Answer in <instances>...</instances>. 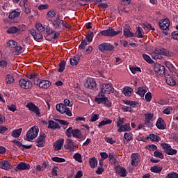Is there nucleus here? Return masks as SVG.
Instances as JSON below:
<instances>
[{
  "label": "nucleus",
  "instance_id": "f257e3e1",
  "mask_svg": "<svg viewBox=\"0 0 178 178\" xmlns=\"http://www.w3.org/2000/svg\"><path fill=\"white\" fill-rule=\"evenodd\" d=\"M161 55L170 57L173 56V54L165 48L156 49L152 53V58L156 60L157 59H161L162 58Z\"/></svg>",
  "mask_w": 178,
  "mask_h": 178
},
{
  "label": "nucleus",
  "instance_id": "69168bd1",
  "mask_svg": "<svg viewBox=\"0 0 178 178\" xmlns=\"http://www.w3.org/2000/svg\"><path fill=\"white\" fill-rule=\"evenodd\" d=\"M145 99H146L147 102H150L151 99H152V93L148 92L145 95Z\"/></svg>",
  "mask_w": 178,
  "mask_h": 178
},
{
  "label": "nucleus",
  "instance_id": "c756f323",
  "mask_svg": "<svg viewBox=\"0 0 178 178\" xmlns=\"http://www.w3.org/2000/svg\"><path fill=\"white\" fill-rule=\"evenodd\" d=\"M124 35L126 38H131V37H135L134 33L130 31L129 28H125L124 29Z\"/></svg>",
  "mask_w": 178,
  "mask_h": 178
},
{
  "label": "nucleus",
  "instance_id": "473e14b6",
  "mask_svg": "<svg viewBox=\"0 0 178 178\" xmlns=\"http://www.w3.org/2000/svg\"><path fill=\"white\" fill-rule=\"evenodd\" d=\"M22 130H23V129H22V128L14 130L12 132L13 137H14V138H17L20 137Z\"/></svg>",
  "mask_w": 178,
  "mask_h": 178
},
{
  "label": "nucleus",
  "instance_id": "0eeeda50",
  "mask_svg": "<svg viewBox=\"0 0 178 178\" xmlns=\"http://www.w3.org/2000/svg\"><path fill=\"white\" fill-rule=\"evenodd\" d=\"M45 138H47V135L45 133L41 132L37 139L35 140L36 147L42 148L45 145Z\"/></svg>",
  "mask_w": 178,
  "mask_h": 178
},
{
  "label": "nucleus",
  "instance_id": "58836bf2",
  "mask_svg": "<svg viewBox=\"0 0 178 178\" xmlns=\"http://www.w3.org/2000/svg\"><path fill=\"white\" fill-rule=\"evenodd\" d=\"M166 83L168 86H176V81H175L173 76H168L166 78Z\"/></svg>",
  "mask_w": 178,
  "mask_h": 178
},
{
  "label": "nucleus",
  "instance_id": "b1692460",
  "mask_svg": "<svg viewBox=\"0 0 178 178\" xmlns=\"http://www.w3.org/2000/svg\"><path fill=\"white\" fill-rule=\"evenodd\" d=\"M115 171L121 177H126L127 176V171L124 168L118 167L115 168Z\"/></svg>",
  "mask_w": 178,
  "mask_h": 178
},
{
  "label": "nucleus",
  "instance_id": "4d7b16f0",
  "mask_svg": "<svg viewBox=\"0 0 178 178\" xmlns=\"http://www.w3.org/2000/svg\"><path fill=\"white\" fill-rule=\"evenodd\" d=\"M143 58L147 62V63H152L154 60L151 59V57L147 54H143Z\"/></svg>",
  "mask_w": 178,
  "mask_h": 178
},
{
  "label": "nucleus",
  "instance_id": "8fccbe9b",
  "mask_svg": "<svg viewBox=\"0 0 178 178\" xmlns=\"http://www.w3.org/2000/svg\"><path fill=\"white\" fill-rule=\"evenodd\" d=\"M124 137L125 138V140H127V141H131V140H133V134L130 133V132H126L124 134Z\"/></svg>",
  "mask_w": 178,
  "mask_h": 178
},
{
  "label": "nucleus",
  "instance_id": "bb28decb",
  "mask_svg": "<svg viewBox=\"0 0 178 178\" xmlns=\"http://www.w3.org/2000/svg\"><path fill=\"white\" fill-rule=\"evenodd\" d=\"M48 129H53L55 130L56 129H60V127H59V124L58 122H54V120H49Z\"/></svg>",
  "mask_w": 178,
  "mask_h": 178
},
{
  "label": "nucleus",
  "instance_id": "f704fd0d",
  "mask_svg": "<svg viewBox=\"0 0 178 178\" xmlns=\"http://www.w3.org/2000/svg\"><path fill=\"white\" fill-rule=\"evenodd\" d=\"M135 35H136L138 38H143V37H144V33H143V28L138 26L137 28L136 32L135 33Z\"/></svg>",
  "mask_w": 178,
  "mask_h": 178
},
{
  "label": "nucleus",
  "instance_id": "4468645a",
  "mask_svg": "<svg viewBox=\"0 0 178 178\" xmlns=\"http://www.w3.org/2000/svg\"><path fill=\"white\" fill-rule=\"evenodd\" d=\"M85 87L89 88V90H94L97 87V82L92 79H89L86 81Z\"/></svg>",
  "mask_w": 178,
  "mask_h": 178
},
{
  "label": "nucleus",
  "instance_id": "864d4df0",
  "mask_svg": "<svg viewBox=\"0 0 178 178\" xmlns=\"http://www.w3.org/2000/svg\"><path fill=\"white\" fill-rule=\"evenodd\" d=\"M74 159H75V161H76L77 162L81 163L83 162V161L81 160V154L80 153H76L74 156H73Z\"/></svg>",
  "mask_w": 178,
  "mask_h": 178
},
{
  "label": "nucleus",
  "instance_id": "393cba45",
  "mask_svg": "<svg viewBox=\"0 0 178 178\" xmlns=\"http://www.w3.org/2000/svg\"><path fill=\"white\" fill-rule=\"evenodd\" d=\"M26 2H27V0H23L22 1H21L19 2V5L20 6H24V11L25 12V13L29 14L30 13V12H31V10L29 7V4H27V3Z\"/></svg>",
  "mask_w": 178,
  "mask_h": 178
},
{
  "label": "nucleus",
  "instance_id": "f3484780",
  "mask_svg": "<svg viewBox=\"0 0 178 178\" xmlns=\"http://www.w3.org/2000/svg\"><path fill=\"white\" fill-rule=\"evenodd\" d=\"M67 144L64 145V148L66 149H69L71 152H74V142H73V140L68 138L66 140Z\"/></svg>",
  "mask_w": 178,
  "mask_h": 178
},
{
  "label": "nucleus",
  "instance_id": "4c0bfd02",
  "mask_svg": "<svg viewBox=\"0 0 178 178\" xmlns=\"http://www.w3.org/2000/svg\"><path fill=\"white\" fill-rule=\"evenodd\" d=\"M150 170L153 173H161V172H162V167L154 165L150 168Z\"/></svg>",
  "mask_w": 178,
  "mask_h": 178
},
{
  "label": "nucleus",
  "instance_id": "e2e57ef3",
  "mask_svg": "<svg viewBox=\"0 0 178 178\" xmlns=\"http://www.w3.org/2000/svg\"><path fill=\"white\" fill-rule=\"evenodd\" d=\"M130 70L131 72V73H133V74H136V73H137V72H141V68L139 67H130Z\"/></svg>",
  "mask_w": 178,
  "mask_h": 178
},
{
  "label": "nucleus",
  "instance_id": "603ef678",
  "mask_svg": "<svg viewBox=\"0 0 178 178\" xmlns=\"http://www.w3.org/2000/svg\"><path fill=\"white\" fill-rule=\"evenodd\" d=\"M154 156H155L156 158H160V159H163V158H165L163 154H162V152L159 151H155L154 152Z\"/></svg>",
  "mask_w": 178,
  "mask_h": 178
},
{
  "label": "nucleus",
  "instance_id": "2eb2a0df",
  "mask_svg": "<svg viewBox=\"0 0 178 178\" xmlns=\"http://www.w3.org/2000/svg\"><path fill=\"white\" fill-rule=\"evenodd\" d=\"M83 56L81 53L78 54L74 56V58H70V65L71 66H77L79 65V62H80V59Z\"/></svg>",
  "mask_w": 178,
  "mask_h": 178
},
{
  "label": "nucleus",
  "instance_id": "39448f33",
  "mask_svg": "<svg viewBox=\"0 0 178 178\" xmlns=\"http://www.w3.org/2000/svg\"><path fill=\"white\" fill-rule=\"evenodd\" d=\"M95 102H97L99 104H104L105 106L109 107L112 106V102L110 101L108 97L104 96H99L97 95V97L95 98Z\"/></svg>",
  "mask_w": 178,
  "mask_h": 178
},
{
  "label": "nucleus",
  "instance_id": "a18cd8bd",
  "mask_svg": "<svg viewBox=\"0 0 178 178\" xmlns=\"http://www.w3.org/2000/svg\"><path fill=\"white\" fill-rule=\"evenodd\" d=\"M17 30H18L17 27L11 26L7 30V33H8V34H15L16 33H17V34H18Z\"/></svg>",
  "mask_w": 178,
  "mask_h": 178
},
{
  "label": "nucleus",
  "instance_id": "de8ad7c7",
  "mask_svg": "<svg viewBox=\"0 0 178 178\" xmlns=\"http://www.w3.org/2000/svg\"><path fill=\"white\" fill-rule=\"evenodd\" d=\"M7 45L10 48H15L17 45V42L10 40L7 42Z\"/></svg>",
  "mask_w": 178,
  "mask_h": 178
},
{
  "label": "nucleus",
  "instance_id": "412c9836",
  "mask_svg": "<svg viewBox=\"0 0 178 178\" xmlns=\"http://www.w3.org/2000/svg\"><path fill=\"white\" fill-rule=\"evenodd\" d=\"M131 165H132V166H137L138 165V162H140V161L138 160V159L140 158V154H138V153H134L131 154Z\"/></svg>",
  "mask_w": 178,
  "mask_h": 178
},
{
  "label": "nucleus",
  "instance_id": "774afa93",
  "mask_svg": "<svg viewBox=\"0 0 178 178\" xmlns=\"http://www.w3.org/2000/svg\"><path fill=\"white\" fill-rule=\"evenodd\" d=\"M147 148L149 151H156V149H158V147L155 145H149L147 146Z\"/></svg>",
  "mask_w": 178,
  "mask_h": 178
},
{
  "label": "nucleus",
  "instance_id": "7c9ffc66",
  "mask_svg": "<svg viewBox=\"0 0 178 178\" xmlns=\"http://www.w3.org/2000/svg\"><path fill=\"white\" fill-rule=\"evenodd\" d=\"M19 16H20V12L13 10V12H11L9 14L8 18L11 19V20H15V19H17V17H19Z\"/></svg>",
  "mask_w": 178,
  "mask_h": 178
},
{
  "label": "nucleus",
  "instance_id": "6e6552de",
  "mask_svg": "<svg viewBox=\"0 0 178 178\" xmlns=\"http://www.w3.org/2000/svg\"><path fill=\"white\" fill-rule=\"evenodd\" d=\"M161 146L164 150V152L168 155H176L177 154V150L172 149V146L168 143H161Z\"/></svg>",
  "mask_w": 178,
  "mask_h": 178
},
{
  "label": "nucleus",
  "instance_id": "9b49d317",
  "mask_svg": "<svg viewBox=\"0 0 178 178\" xmlns=\"http://www.w3.org/2000/svg\"><path fill=\"white\" fill-rule=\"evenodd\" d=\"M111 86V83H102L99 86L100 92H99V97H105V94L107 93V91Z\"/></svg>",
  "mask_w": 178,
  "mask_h": 178
},
{
  "label": "nucleus",
  "instance_id": "ddd939ff",
  "mask_svg": "<svg viewBox=\"0 0 178 178\" xmlns=\"http://www.w3.org/2000/svg\"><path fill=\"white\" fill-rule=\"evenodd\" d=\"M0 168L4 170H9L13 168L12 163L6 160H3L0 161Z\"/></svg>",
  "mask_w": 178,
  "mask_h": 178
},
{
  "label": "nucleus",
  "instance_id": "c9c22d12",
  "mask_svg": "<svg viewBox=\"0 0 178 178\" xmlns=\"http://www.w3.org/2000/svg\"><path fill=\"white\" fill-rule=\"evenodd\" d=\"M131 91H133L132 88L130 87L124 88L122 90V93L126 97H130L131 95Z\"/></svg>",
  "mask_w": 178,
  "mask_h": 178
},
{
  "label": "nucleus",
  "instance_id": "cd10ccee",
  "mask_svg": "<svg viewBox=\"0 0 178 178\" xmlns=\"http://www.w3.org/2000/svg\"><path fill=\"white\" fill-rule=\"evenodd\" d=\"M89 165L92 169H94L97 168L98 165V160H97V158L92 157L89 159Z\"/></svg>",
  "mask_w": 178,
  "mask_h": 178
},
{
  "label": "nucleus",
  "instance_id": "ea45409f",
  "mask_svg": "<svg viewBox=\"0 0 178 178\" xmlns=\"http://www.w3.org/2000/svg\"><path fill=\"white\" fill-rule=\"evenodd\" d=\"M59 68L58 70V72L59 73H62L63 70H65V67L66 66V62L65 60L60 61L58 64Z\"/></svg>",
  "mask_w": 178,
  "mask_h": 178
},
{
  "label": "nucleus",
  "instance_id": "a19ab883",
  "mask_svg": "<svg viewBox=\"0 0 178 178\" xmlns=\"http://www.w3.org/2000/svg\"><path fill=\"white\" fill-rule=\"evenodd\" d=\"M145 92H147V90H145V87H140L136 92V94H138L140 97H144L145 95Z\"/></svg>",
  "mask_w": 178,
  "mask_h": 178
},
{
  "label": "nucleus",
  "instance_id": "0e129e2a",
  "mask_svg": "<svg viewBox=\"0 0 178 178\" xmlns=\"http://www.w3.org/2000/svg\"><path fill=\"white\" fill-rule=\"evenodd\" d=\"M7 108L8 111H10L11 112H16L17 111V108H16V105L15 104H10L7 106Z\"/></svg>",
  "mask_w": 178,
  "mask_h": 178
},
{
  "label": "nucleus",
  "instance_id": "f8f14e48",
  "mask_svg": "<svg viewBox=\"0 0 178 178\" xmlns=\"http://www.w3.org/2000/svg\"><path fill=\"white\" fill-rule=\"evenodd\" d=\"M28 31L31 34L32 37H33L35 41H40V40H42V38H44L42 34L37 32L35 29H29Z\"/></svg>",
  "mask_w": 178,
  "mask_h": 178
},
{
  "label": "nucleus",
  "instance_id": "20e7f679",
  "mask_svg": "<svg viewBox=\"0 0 178 178\" xmlns=\"http://www.w3.org/2000/svg\"><path fill=\"white\" fill-rule=\"evenodd\" d=\"M56 109L60 113H65L67 116H72V111H70V108L66 107V105H64V104L60 103L58 104L56 106Z\"/></svg>",
  "mask_w": 178,
  "mask_h": 178
},
{
  "label": "nucleus",
  "instance_id": "680f3d73",
  "mask_svg": "<svg viewBox=\"0 0 178 178\" xmlns=\"http://www.w3.org/2000/svg\"><path fill=\"white\" fill-rule=\"evenodd\" d=\"M122 124H124V118L119 117V120L117 122V127L119 129Z\"/></svg>",
  "mask_w": 178,
  "mask_h": 178
},
{
  "label": "nucleus",
  "instance_id": "4be33fe9",
  "mask_svg": "<svg viewBox=\"0 0 178 178\" xmlns=\"http://www.w3.org/2000/svg\"><path fill=\"white\" fill-rule=\"evenodd\" d=\"M64 143H65V139H58L54 144V151H60V149H62V147H63Z\"/></svg>",
  "mask_w": 178,
  "mask_h": 178
},
{
  "label": "nucleus",
  "instance_id": "dca6fc26",
  "mask_svg": "<svg viewBox=\"0 0 178 178\" xmlns=\"http://www.w3.org/2000/svg\"><path fill=\"white\" fill-rule=\"evenodd\" d=\"M154 72L159 76H163L165 74V66L161 64H156L154 65Z\"/></svg>",
  "mask_w": 178,
  "mask_h": 178
},
{
  "label": "nucleus",
  "instance_id": "1a4fd4ad",
  "mask_svg": "<svg viewBox=\"0 0 178 178\" xmlns=\"http://www.w3.org/2000/svg\"><path fill=\"white\" fill-rule=\"evenodd\" d=\"M19 86L24 90H29V88H33V82L29 79H22L19 81Z\"/></svg>",
  "mask_w": 178,
  "mask_h": 178
},
{
  "label": "nucleus",
  "instance_id": "2f4dec72",
  "mask_svg": "<svg viewBox=\"0 0 178 178\" xmlns=\"http://www.w3.org/2000/svg\"><path fill=\"white\" fill-rule=\"evenodd\" d=\"M73 137H75L76 138H83L84 136L81 134V131L79 129H74L73 134H72Z\"/></svg>",
  "mask_w": 178,
  "mask_h": 178
},
{
  "label": "nucleus",
  "instance_id": "aec40b11",
  "mask_svg": "<svg viewBox=\"0 0 178 178\" xmlns=\"http://www.w3.org/2000/svg\"><path fill=\"white\" fill-rule=\"evenodd\" d=\"M170 26V20L168 18H165L162 22L159 23V26L161 30H168Z\"/></svg>",
  "mask_w": 178,
  "mask_h": 178
},
{
  "label": "nucleus",
  "instance_id": "a211bd4d",
  "mask_svg": "<svg viewBox=\"0 0 178 178\" xmlns=\"http://www.w3.org/2000/svg\"><path fill=\"white\" fill-rule=\"evenodd\" d=\"M156 126L159 130H165L166 129V123L162 118H159L156 122Z\"/></svg>",
  "mask_w": 178,
  "mask_h": 178
},
{
  "label": "nucleus",
  "instance_id": "c03bdc74",
  "mask_svg": "<svg viewBox=\"0 0 178 178\" xmlns=\"http://www.w3.org/2000/svg\"><path fill=\"white\" fill-rule=\"evenodd\" d=\"M164 65L165 67L170 70V72H175V67L173 66V64L170 63V61H165L164 63Z\"/></svg>",
  "mask_w": 178,
  "mask_h": 178
},
{
  "label": "nucleus",
  "instance_id": "13d9d810",
  "mask_svg": "<svg viewBox=\"0 0 178 178\" xmlns=\"http://www.w3.org/2000/svg\"><path fill=\"white\" fill-rule=\"evenodd\" d=\"M87 45H88V44L87 43V40H82L81 44L79 46V49H84V48H86V47H87Z\"/></svg>",
  "mask_w": 178,
  "mask_h": 178
},
{
  "label": "nucleus",
  "instance_id": "37998d69",
  "mask_svg": "<svg viewBox=\"0 0 178 178\" xmlns=\"http://www.w3.org/2000/svg\"><path fill=\"white\" fill-rule=\"evenodd\" d=\"M149 138L151 141H156L157 143H159L161 140V137L155 135V134H150L149 137H147V140Z\"/></svg>",
  "mask_w": 178,
  "mask_h": 178
},
{
  "label": "nucleus",
  "instance_id": "72a5a7b5",
  "mask_svg": "<svg viewBox=\"0 0 178 178\" xmlns=\"http://www.w3.org/2000/svg\"><path fill=\"white\" fill-rule=\"evenodd\" d=\"M106 124H112V120L106 118L105 120L99 122L98 127H102V126H106Z\"/></svg>",
  "mask_w": 178,
  "mask_h": 178
},
{
  "label": "nucleus",
  "instance_id": "423d86ee",
  "mask_svg": "<svg viewBox=\"0 0 178 178\" xmlns=\"http://www.w3.org/2000/svg\"><path fill=\"white\" fill-rule=\"evenodd\" d=\"M115 49V46L108 42H103L99 45V50L101 52H111Z\"/></svg>",
  "mask_w": 178,
  "mask_h": 178
},
{
  "label": "nucleus",
  "instance_id": "f03ea898",
  "mask_svg": "<svg viewBox=\"0 0 178 178\" xmlns=\"http://www.w3.org/2000/svg\"><path fill=\"white\" fill-rule=\"evenodd\" d=\"M40 129L37 127H33L28 131L26 136L24 138L26 141H31L35 138H37Z\"/></svg>",
  "mask_w": 178,
  "mask_h": 178
},
{
  "label": "nucleus",
  "instance_id": "7ed1b4c3",
  "mask_svg": "<svg viewBox=\"0 0 178 178\" xmlns=\"http://www.w3.org/2000/svg\"><path fill=\"white\" fill-rule=\"evenodd\" d=\"M120 33H122V29H120L118 31H115L113 28L108 27V29L100 31L97 35L101 34L104 37H115L118 35V34H120Z\"/></svg>",
  "mask_w": 178,
  "mask_h": 178
},
{
  "label": "nucleus",
  "instance_id": "052dcab7",
  "mask_svg": "<svg viewBox=\"0 0 178 178\" xmlns=\"http://www.w3.org/2000/svg\"><path fill=\"white\" fill-rule=\"evenodd\" d=\"M27 29V26L24 24L20 25L17 28L18 34H20L22 31H26V29Z\"/></svg>",
  "mask_w": 178,
  "mask_h": 178
},
{
  "label": "nucleus",
  "instance_id": "6ab92c4d",
  "mask_svg": "<svg viewBox=\"0 0 178 178\" xmlns=\"http://www.w3.org/2000/svg\"><path fill=\"white\" fill-rule=\"evenodd\" d=\"M29 169H30V165L24 162H20L15 168L16 172L17 170H29Z\"/></svg>",
  "mask_w": 178,
  "mask_h": 178
},
{
  "label": "nucleus",
  "instance_id": "3c124183",
  "mask_svg": "<svg viewBox=\"0 0 178 178\" xmlns=\"http://www.w3.org/2000/svg\"><path fill=\"white\" fill-rule=\"evenodd\" d=\"M51 161H53V162H58V163H62V162H66V160L63 158H60V157H52L51 158Z\"/></svg>",
  "mask_w": 178,
  "mask_h": 178
},
{
  "label": "nucleus",
  "instance_id": "09e8293b",
  "mask_svg": "<svg viewBox=\"0 0 178 178\" xmlns=\"http://www.w3.org/2000/svg\"><path fill=\"white\" fill-rule=\"evenodd\" d=\"M6 81L7 84H12L15 81V79L13 78V76L8 74L6 76Z\"/></svg>",
  "mask_w": 178,
  "mask_h": 178
},
{
  "label": "nucleus",
  "instance_id": "bf43d9fd",
  "mask_svg": "<svg viewBox=\"0 0 178 178\" xmlns=\"http://www.w3.org/2000/svg\"><path fill=\"white\" fill-rule=\"evenodd\" d=\"M27 79H29L30 80H34L37 79V74L32 72L31 74H26Z\"/></svg>",
  "mask_w": 178,
  "mask_h": 178
},
{
  "label": "nucleus",
  "instance_id": "9d476101",
  "mask_svg": "<svg viewBox=\"0 0 178 178\" xmlns=\"http://www.w3.org/2000/svg\"><path fill=\"white\" fill-rule=\"evenodd\" d=\"M26 108L29 109L31 112H33L36 115V116H40L41 115V113L40 112V108L37 106L34 103L29 102L26 104Z\"/></svg>",
  "mask_w": 178,
  "mask_h": 178
},
{
  "label": "nucleus",
  "instance_id": "a878e982",
  "mask_svg": "<svg viewBox=\"0 0 178 178\" xmlns=\"http://www.w3.org/2000/svg\"><path fill=\"white\" fill-rule=\"evenodd\" d=\"M40 88H49L51 87V82L48 80H42L40 83Z\"/></svg>",
  "mask_w": 178,
  "mask_h": 178
},
{
  "label": "nucleus",
  "instance_id": "5701e85b",
  "mask_svg": "<svg viewBox=\"0 0 178 178\" xmlns=\"http://www.w3.org/2000/svg\"><path fill=\"white\" fill-rule=\"evenodd\" d=\"M62 23H63V19H54L51 21V24L56 30H60L62 29Z\"/></svg>",
  "mask_w": 178,
  "mask_h": 178
},
{
  "label": "nucleus",
  "instance_id": "338daca9",
  "mask_svg": "<svg viewBox=\"0 0 178 178\" xmlns=\"http://www.w3.org/2000/svg\"><path fill=\"white\" fill-rule=\"evenodd\" d=\"M165 178H178V174L175 172H172L171 173H168Z\"/></svg>",
  "mask_w": 178,
  "mask_h": 178
},
{
  "label": "nucleus",
  "instance_id": "49530a36",
  "mask_svg": "<svg viewBox=\"0 0 178 178\" xmlns=\"http://www.w3.org/2000/svg\"><path fill=\"white\" fill-rule=\"evenodd\" d=\"M35 28L39 33H44L45 31V27L42 26V24L38 23L35 24Z\"/></svg>",
  "mask_w": 178,
  "mask_h": 178
},
{
  "label": "nucleus",
  "instance_id": "e433bc0d",
  "mask_svg": "<svg viewBox=\"0 0 178 178\" xmlns=\"http://www.w3.org/2000/svg\"><path fill=\"white\" fill-rule=\"evenodd\" d=\"M55 15H56V13H55V10H51L49 11H48L47 15V20H49V22H51L52 21V17H54L55 16Z\"/></svg>",
  "mask_w": 178,
  "mask_h": 178
},
{
  "label": "nucleus",
  "instance_id": "79ce46f5",
  "mask_svg": "<svg viewBox=\"0 0 178 178\" xmlns=\"http://www.w3.org/2000/svg\"><path fill=\"white\" fill-rule=\"evenodd\" d=\"M86 38L89 43L92 42V39L94 38V32L92 31L88 32Z\"/></svg>",
  "mask_w": 178,
  "mask_h": 178
},
{
  "label": "nucleus",
  "instance_id": "6e6d98bb",
  "mask_svg": "<svg viewBox=\"0 0 178 178\" xmlns=\"http://www.w3.org/2000/svg\"><path fill=\"white\" fill-rule=\"evenodd\" d=\"M73 131H74V129H73V127H69L66 130L65 134L69 137V138H70V137H72V134H73Z\"/></svg>",
  "mask_w": 178,
  "mask_h": 178
},
{
  "label": "nucleus",
  "instance_id": "5fc2aeb1",
  "mask_svg": "<svg viewBox=\"0 0 178 178\" xmlns=\"http://www.w3.org/2000/svg\"><path fill=\"white\" fill-rule=\"evenodd\" d=\"M44 32L46 33V34H48V35H51V34H54V33H55V31H54L52 28L47 26L46 28H44Z\"/></svg>",
  "mask_w": 178,
  "mask_h": 178
},
{
  "label": "nucleus",
  "instance_id": "c85d7f7f",
  "mask_svg": "<svg viewBox=\"0 0 178 178\" xmlns=\"http://www.w3.org/2000/svg\"><path fill=\"white\" fill-rule=\"evenodd\" d=\"M130 130V124H125L124 125H121L118 129V133H122L123 131H129Z\"/></svg>",
  "mask_w": 178,
  "mask_h": 178
}]
</instances>
